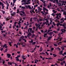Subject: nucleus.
Wrapping results in <instances>:
<instances>
[{
  "label": "nucleus",
  "instance_id": "nucleus-1",
  "mask_svg": "<svg viewBox=\"0 0 66 66\" xmlns=\"http://www.w3.org/2000/svg\"><path fill=\"white\" fill-rule=\"evenodd\" d=\"M26 1H27V2H26ZM31 1V0H28L27 1V0H22L21 1V2L22 3H23V2H24L26 4H30L31 3L30 2Z\"/></svg>",
  "mask_w": 66,
  "mask_h": 66
},
{
  "label": "nucleus",
  "instance_id": "nucleus-2",
  "mask_svg": "<svg viewBox=\"0 0 66 66\" xmlns=\"http://www.w3.org/2000/svg\"><path fill=\"white\" fill-rule=\"evenodd\" d=\"M35 25L36 26V27H37V28L38 27V28L39 29H40L41 28H40V27H40V24H37V23H36L35 24Z\"/></svg>",
  "mask_w": 66,
  "mask_h": 66
},
{
  "label": "nucleus",
  "instance_id": "nucleus-3",
  "mask_svg": "<svg viewBox=\"0 0 66 66\" xmlns=\"http://www.w3.org/2000/svg\"><path fill=\"white\" fill-rule=\"evenodd\" d=\"M25 7L27 9H28V8H29L30 10H32V8H31V7H30V5H28V6L26 5Z\"/></svg>",
  "mask_w": 66,
  "mask_h": 66
},
{
  "label": "nucleus",
  "instance_id": "nucleus-4",
  "mask_svg": "<svg viewBox=\"0 0 66 66\" xmlns=\"http://www.w3.org/2000/svg\"><path fill=\"white\" fill-rule=\"evenodd\" d=\"M43 12H45V11H46L47 12H48V10H47L46 8L44 7H43Z\"/></svg>",
  "mask_w": 66,
  "mask_h": 66
},
{
  "label": "nucleus",
  "instance_id": "nucleus-5",
  "mask_svg": "<svg viewBox=\"0 0 66 66\" xmlns=\"http://www.w3.org/2000/svg\"><path fill=\"white\" fill-rule=\"evenodd\" d=\"M49 4H50L49 5H48L47 6L48 9H49V7H52V5H51V3H49Z\"/></svg>",
  "mask_w": 66,
  "mask_h": 66
},
{
  "label": "nucleus",
  "instance_id": "nucleus-6",
  "mask_svg": "<svg viewBox=\"0 0 66 66\" xmlns=\"http://www.w3.org/2000/svg\"><path fill=\"white\" fill-rule=\"evenodd\" d=\"M7 57H8V58H10V57H11V55L9 54H7Z\"/></svg>",
  "mask_w": 66,
  "mask_h": 66
},
{
  "label": "nucleus",
  "instance_id": "nucleus-7",
  "mask_svg": "<svg viewBox=\"0 0 66 66\" xmlns=\"http://www.w3.org/2000/svg\"><path fill=\"white\" fill-rule=\"evenodd\" d=\"M61 21H62H62H61L60 22V23H63V22H64V18H62V19H60Z\"/></svg>",
  "mask_w": 66,
  "mask_h": 66
},
{
  "label": "nucleus",
  "instance_id": "nucleus-8",
  "mask_svg": "<svg viewBox=\"0 0 66 66\" xmlns=\"http://www.w3.org/2000/svg\"><path fill=\"white\" fill-rule=\"evenodd\" d=\"M37 9H38V10L39 11H40L41 10H42V9L40 8V7L39 6L38 7Z\"/></svg>",
  "mask_w": 66,
  "mask_h": 66
},
{
  "label": "nucleus",
  "instance_id": "nucleus-9",
  "mask_svg": "<svg viewBox=\"0 0 66 66\" xmlns=\"http://www.w3.org/2000/svg\"><path fill=\"white\" fill-rule=\"evenodd\" d=\"M61 31L62 32H64L65 31H66V30H65V29H61Z\"/></svg>",
  "mask_w": 66,
  "mask_h": 66
},
{
  "label": "nucleus",
  "instance_id": "nucleus-10",
  "mask_svg": "<svg viewBox=\"0 0 66 66\" xmlns=\"http://www.w3.org/2000/svg\"><path fill=\"white\" fill-rule=\"evenodd\" d=\"M45 20H46V22H45V23H49V21H48V19H45Z\"/></svg>",
  "mask_w": 66,
  "mask_h": 66
},
{
  "label": "nucleus",
  "instance_id": "nucleus-11",
  "mask_svg": "<svg viewBox=\"0 0 66 66\" xmlns=\"http://www.w3.org/2000/svg\"><path fill=\"white\" fill-rule=\"evenodd\" d=\"M56 2L57 4L58 3V0H54V1H53L54 3H55Z\"/></svg>",
  "mask_w": 66,
  "mask_h": 66
},
{
  "label": "nucleus",
  "instance_id": "nucleus-12",
  "mask_svg": "<svg viewBox=\"0 0 66 66\" xmlns=\"http://www.w3.org/2000/svg\"><path fill=\"white\" fill-rule=\"evenodd\" d=\"M15 14L16 13L15 12H13V13L11 14V16H14L15 15Z\"/></svg>",
  "mask_w": 66,
  "mask_h": 66
},
{
  "label": "nucleus",
  "instance_id": "nucleus-13",
  "mask_svg": "<svg viewBox=\"0 0 66 66\" xmlns=\"http://www.w3.org/2000/svg\"><path fill=\"white\" fill-rule=\"evenodd\" d=\"M35 64H37V62H38V60L36 59L35 60Z\"/></svg>",
  "mask_w": 66,
  "mask_h": 66
},
{
  "label": "nucleus",
  "instance_id": "nucleus-14",
  "mask_svg": "<svg viewBox=\"0 0 66 66\" xmlns=\"http://www.w3.org/2000/svg\"><path fill=\"white\" fill-rule=\"evenodd\" d=\"M31 34L30 33H29L28 34L27 36L28 37V38H29V37L31 36Z\"/></svg>",
  "mask_w": 66,
  "mask_h": 66
},
{
  "label": "nucleus",
  "instance_id": "nucleus-15",
  "mask_svg": "<svg viewBox=\"0 0 66 66\" xmlns=\"http://www.w3.org/2000/svg\"><path fill=\"white\" fill-rule=\"evenodd\" d=\"M42 50H43V48L41 47L39 50V51H40V52H41Z\"/></svg>",
  "mask_w": 66,
  "mask_h": 66
},
{
  "label": "nucleus",
  "instance_id": "nucleus-16",
  "mask_svg": "<svg viewBox=\"0 0 66 66\" xmlns=\"http://www.w3.org/2000/svg\"><path fill=\"white\" fill-rule=\"evenodd\" d=\"M7 64H10V65H12V63L10 62H8Z\"/></svg>",
  "mask_w": 66,
  "mask_h": 66
},
{
  "label": "nucleus",
  "instance_id": "nucleus-17",
  "mask_svg": "<svg viewBox=\"0 0 66 66\" xmlns=\"http://www.w3.org/2000/svg\"><path fill=\"white\" fill-rule=\"evenodd\" d=\"M17 57H16L15 58H19V57H20V55H17Z\"/></svg>",
  "mask_w": 66,
  "mask_h": 66
},
{
  "label": "nucleus",
  "instance_id": "nucleus-18",
  "mask_svg": "<svg viewBox=\"0 0 66 66\" xmlns=\"http://www.w3.org/2000/svg\"><path fill=\"white\" fill-rule=\"evenodd\" d=\"M52 12H53L54 13H57V12L56 11H55V10H52Z\"/></svg>",
  "mask_w": 66,
  "mask_h": 66
},
{
  "label": "nucleus",
  "instance_id": "nucleus-19",
  "mask_svg": "<svg viewBox=\"0 0 66 66\" xmlns=\"http://www.w3.org/2000/svg\"><path fill=\"white\" fill-rule=\"evenodd\" d=\"M2 28V26L0 25V30H3V29H1Z\"/></svg>",
  "mask_w": 66,
  "mask_h": 66
},
{
  "label": "nucleus",
  "instance_id": "nucleus-20",
  "mask_svg": "<svg viewBox=\"0 0 66 66\" xmlns=\"http://www.w3.org/2000/svg\"><path fill=\"white\" fill-rule=\"evenodd\" d=\"M10 19V18H9V17H7L6 19V21H7V20H9Z\"/></svg>",
  "mask_w": 66,
  "mask_h": 66
},
{
  "label": "nucleus",
  "instance_id": "nucleus-21",
  "mask_svg": "<svg viewBox=\"0 0 66 66\" xmlns=\"http://www.w3.org/2000/svg\"><path fill=\"white\" fill-rule=\"evenodd\" d=\"M50 36H52V34H53V32H50Z\"/></svg>",
  "mask_w": 66,
  "mask_h": 66
},
{
  "label": "nucleus",
  "instance_id": "nucleus-22",
  "mask_svg": "<svg viewBox=\"0 0 66 66\" xmlns=\"http://www.w3.org/2000/svg\"><path fill=\"white\" fill-rule=\"evenodd\" d=\"M21 13H22L23 14L24 16H26V14H25L24 12H23L21 11Z\"/></svg>",
  "mask_w": 66,
  "mask_h": 66
},
{
  "label": "nucleus",
  "instance_id": "nucleus-23",
  "mask_svg": "<svg viewBox=\"0 0 66 66\" xmlns=\"http://www.w3.org/2000/svg\"><path fill=\"white\" fill-rule=\"evenodd\" d=\"M57 5H59V6H61V3H57Z\"/></svg>",
  "mask_w": 66,
  "mask_h": 66
},
{
  "label": "nucleus",
  "instance_id": "nucleus-24",
  "mask_svg": "<svg viewBox=\"0 0 66 66\" xmlns=\"http://www.w3.org/2000/svg\"><path fill=\"white\" fill-rule=\"evenodd\" d=\"M48 14V12H45L44 13V15H46L47 14Z\"/></svg>",
  "mask_w": 66,
  "mask_h": 66
},
{
  "label": "nucleus",
  "instance_id": "nucleus-25",
  "mask_svg": "<svg viewBox=\"0 0 66 66\" xmlns=\"http://www.w3.org/2000/svg\"><path fill=\"white\" fill-rule=\"evenodd\" d=\"M24 37L23 36H22L20 37V38H22V39H23V38H24Z\"/></svg>",
  "mask_w": 66,
  "mask_h": 66
},
{
  "label": "nucleus",
  "instance_id": "nucleus-26",
  "mask_svg": "<svg viewBox=\"0 0 66 66\" xmlns=\"http://www.w3.org/2000/svg\"><path fill=\"white\" fill-rule=\"evenodd\" d=\"M60 23H59L56 24V26H57V27H58L60 25Z\"/></svg>",
  "mask_w": 66,
  "mask_h": 66
},
{
  "label": "nucleus",
  "instance_id": "nucleus-27",
  "mask_svg": "<svg viewBox=\"0 0 66 66\" xmlns=\"http://www.w3.org/2000/svg\"><path fill=\"white\" fill-rule=\"evenodd\" d=\"M0 4H1L2 6H3L4 4H3V3H1V2H0Z\"/></svg>",
  "mask_w": 66,
  "mask_h": 66
},
{
  "label": "nucleus",
  "instance_id": "nucleus-28",
  "mask_svg": "<svg viewBox=\"0 0 66 66\" xmlns=\"http://www.w3.org/2000/svg\"><path fill=\"white\" fill-rule=\"evenodd\" d=\"M8 49L7 48H6V49H5L4 51V52H7Z\"/></svg>",
  "mask_w": 66,
  "mask_h": 66
},
{
  "label": "nucleus",
  "instance_id": "nucleus-29",
  "mask_svg": "<svg viewBox=\"0 0 66 66\" xmlns=\"http://www.w3.org/2000/svg\"><path fill=\"white\" fill-rule=\"evenodd\" d=\"M50 31H52V30H50V29H49L48 31L47 32H48V33H49V32H50Z\"/></svg>",
  "mask_w": 66,
  "mask_h": 66
},
{
  "label": "nucleus",
  "instance_id": "nucleus-30",
  "mask_svg": "<svg viewBox=\"0 0 66 66\" xmlns=\"http://www.w3.org/2000/svg\"><path fill=\"white\" fill-rule=\"evenodd\" d=\"M16 60L17 61H19V59H18V58H15Z\"/></svg>",
  "mask_w": 66,
  "mask_h": 66
},
{
  "label": "nucleus",
  "instance_id": "nucleus-31",
  "mask_svg": "<svg viewBox=\"0 0 66 66\" xmlns=\"http://www.w3.org/2000/svg\"><path fill=\"white\" fill-rule=\"evenodd\" d=\"M37 6H38V5L37 4L34 5V7H37Z\"/></svg>",
  "mask_w": 66,
  "mask_h": 66
},
{
  "label": "nucleus",
  "instance_id": "nucleus-32",
  "mask_svg": "<svg viewBox=\"0 0 66 66\" xmlns=\"http://www.w3.org/2000/svg\"><path fill=\"white\" fill-rule=\"evenodd\" d=\"M1 34H2L3 33H4V32H5V31H1Z\"/></svg>",
  "mask_w": 66,
  "mask_h": 66
},
{
  "label": "nucleus",
  "instance_id": "nucleus-33",
  "mask_svg": "<svg viewBox=\"0 0 66 66\" xmlns=\"http://www.w3.org/2000/svg\"><path fill=\"white\" fill-rule=\"evenodd\" d=\"M13 64H15V66H18V65H17V64L16 63H13Z\"/></svg>",
  "mask_w": 66,
  "mask_h": 66
},
{
  "label": "nucleus",
  "instance_id": "nucleus-34",
  "mask_svg": "<svg viewBox=\"0 0 66 66\" xmlns=\"http://www.w3.org/2000/svg\"><path fill=\"white\" fill-rule=\"evenodd\" d=\"M63 53V50L61 51L60 53V54H62Z\"/></svg>",
  "mask_w": 66,
  "mask_h": 66
},
{
  "label": "nucleus",
  "instance_id": "nucleus-35",
  "mask_svg": "<svg viewBox=\"0 0 66 66\" xmlns=\"http://www.w3.org/2000/svg\"><path fill=\"white\" fill-rule=\"evenodd\" d=\"M29 29L30 31V32H32V28H29Z\"/></svg>",
  "mask_w": 66,
  "mask_h": 66
},
{
  "label": "nucleus",
  "instance_id": "nucleus-36",
  "mask_svg": "<svg viewBox=\"0 0 66 66\" xmlns=\"http://www.w3.org/2000/svg\"><path fill=\"white\" fill-rule=\"evenodd\" d=\"M35 44H36V42H32V45H35Z\"/></svg>",
  "mask_w": 66,
  "mask_h": 66
},
{
  "label": "nucleus",
  "instance_id": "nucleus-37",
  "mask_svg": "<svg viewBox=\"0 0 66 66\" xmlns=\"http://www.w3.org/2000/svg\"><path fill=\"white\" fill-rule=\"evenodd\" d=\"M13 4H14V3H15L16 2V0H13Z\"/></svg>",
  "mask_w": 66,
  "mask_h": 66
},
{
  "label": "nucleus",
  "instance_id": "nucleus-38",
  "mask_svg": "<svg viewBox=\"0 0 66 66\" xmlns=\"http://www.w3.org/2000/svg\"><path fill=\"white\" fill-rule=\"evenodd\" d=\"M47 35V34H45L44 35V37H46V35Z\"/></svg>",
  "mask_w": 66,
  "mask_h": 66
},
{
  "label": "nucleus",
  "instance_id": "nucleus-39",
  "mask_svg": "<svg viewBox=\"0 0 66 66\" xmlns=\"http://www.w3.org/2000/svg\"><path fill=\"white\" fill-rule=\"evenodd\" d=\"M62 55L63 56L64 55H66V52H64L63 54H62Z\"/></svg>",
  "mask_w": 66,
  "mask_h": 66
},
{
  "label": "nucleus",
  "instance_id": "nucleus-40",
  "mask_svg": "<svg viewBox=\"0 0 66 66\" xmlns=\"http://www.w3.org/2000/svg\"><path fill=\"white\" fill-rule=\"evenodd\" d=\"M53 55L54 56V57H56V55H55L54 54H53Z\"/></svg>",
  "mask_w": 66,
  "mask_h": 66
},
{
  "label": "nucleus",
  "instance_id": "nucleus-41",
  "mask_svg": "<svg viewBox=\"0 0 66 66\" xmlns=\"http://www.w3.org/2000/svg\"><path fill=\"white\" fill-rule=\"evenodd\" d=\"M11 43H12L11 42H9V45H10V46H12V45H11Z\"/></svg>",
  "mask_w": 66,
  "mask_h": 66
},
{
  "label": "nucleus",
  "instance_id": "nucleus-42",
  "mask_svg": "<svg viewBox=\"0 0 66 66\" xmlns=\"http://www.w3.org/2000/svg\"><path fill=\"white\" fill-rule=\"evenodd\" d=\"M45 53H46V54H47V55H49V53H48V52H45Z\"/></svg>",
  "mask_w": 66,
  "mask_h": 66
},
{
  "label": "nucleus",
  "instance_id": "nucleus-43",
  "mask_svg": "<svg viewBox=\"0 0 66 66\" xmlns=\"http://www.w3.org/2000/svg\"><path fill=\"white\" fill-rule=\"evenodd\" d=\"M7 45L6 44H5L3 46V48H4V47H5L6 46H7Z\"/></svg>",
  "mask_w": 66,
  "mask_h": 66
},
{
  "label": "nucleus",
  "instance_id": "nucleus-44",
  "mask_svg": "<svg viewBox=\"0 0 66 66\" xmlns=\"http://www.w3.org/2000/svg\"><path fill=\"white\" fill-rule=\"evenodd\" d=\"M63 14L64 15H66V12L65 11V12H63Z\"/></svg>",
  "mask_w": 66,
  "mask_h": 66
},
{
  "label": "nucleus",
  "instance_id": "nucleus-45",
  "mask_svg": "<svg viewBox=\"0 0 66 66\" xmlns=\"http://www.w3.org/2000/svg\"><path fill=\"white\" fill-rule=\"evenodd\" d=\"M53 32H54V33H57V32L55 31H53Z\"/></svg>",
  "mask_w": 66,
  "mask_h": 66
},
{
  "label": "nucleus",
  "instance_id": "nucleus-46",
  "mask_svg": "<svg viewBox=\"0 0 66 66\" xmlns=\"http://www.w3.org/2000/svg\"><path fill=\"white\" fill-rule=\"evenodd\" d=\"M25 7L23 6H22L21 9H25Z\"/></svg>",
  "mask_w": 66,
  "mask_h": 66
},
{
  "label": "nucleus",
  "instance_id": "nucleus-47",
  "mask_svg": "<svg viewBox=\"0 0 66 66\" xmlns=\"http://www.w3.org/2000/svg\"><path fill=\"white\" fill-rule=\"evenodd\" d=\"M52 23L53 24V25L54 26H55L56 24H55V23H54V22H53V23Z\"/></svg>",
  "mask_w": 66,
  "mask_h": 66
},
{
  "label": "nucleus",
  "instance_id": "nucleus-48",
  "mask_svg": "<svg viewBox=\"0 0 66 66\" xmlns=\"http://www.w3.org/2000/svg\"><path fill=\"white\" fill-rule=\"evenodd\" d=\"M54 46H56H56H57V45L56 44H54Z\"/></svg>",
  "mask_w": 66,
  "mask_h": 66
},
{
  "label": "nucleus",
  "instance_id": "nucleus-49",
  "mask_svg": "<svg viewBox=\"0 0 66 66\" xmlns=\"http://www.w3.org/2000/svg\"><path fill=\"white\" fill-rule=\"evenodd\" d=\"M29 43H32L33 42V41L32 40H31V41H29Z\"/></svg>",
  "mask_w": 66,
  "mask_h": 66
},
{
  "label": "nucleus",
  "instance_id": "nucleus-50",
  "mask_svg": "<svg viewBox=\"0 0 66 66\" xmlns=\"http://www.w3.org/2000/svg\"><path fill=\"white\" fill-rule=\"evenodd\" d=\"M30 12L31 13H32V12L33 13H35V12H34L33 11H30Z\"/></svg>",
  "mask_w": 66,
  "mask_h": 66
},
{
  "label": "nucleus",
  "instance_id": "nucleus-51",
  "mask_svg": "<svg viewBox=\"0 0 66 66\" xmlns=\"http://www.w3.org/2000/svg\"><path fill=\"white\" fill-rule=\"evenodd\" d=\"M19 9H18L17 10V13H19Z\"/></svg>",
  "mask_w": 66,
  "mask_h": 66
},
{
  "label": "nucleus",
  "instance_id": "nucleus-52",
  "mask_svg": "<svg viewBox=\"0 0 66 66\" xmlns=\"http://www.w3.org/2000/svg\"><path fill=\"white\" fill-rule=\"evenodd\" d=\"M3 47L1 48V49H0L1 51H2V50H3Z\"/></svg>",
  "mask_w": 66,
  "mask_h": 66
},
{
  "label": "nucleus",
  "instance_id": "nucleus-53",
  "mask_svg": "<svg viewBox=\"0 0 66 66\" xmlns=\"http://www.w3.org/2000/svg\"><path fill=\"white\" fill-rule=\"evenodd\" d=\"M21 23V22H20V21H19V23H18V24H20Z\"/></svg>",
  "mask_w": 66,
  "mask_h": 66
},
{
  "label": "nucleus",
  "instance_id": "nucleus-54",
  "mask_svg": "<svg viewBox=\"0 0 66 66\" xmlns=\"http://www.w3.org/2000/svg\"><path fill=\"white\" fill-rule=\"evenodd\" d=\"M51 15H52V16H55V15L54 14V13H52V14H51Z\"/></svg>",
  "mask_w": 66,
  "mask_h": 66
},
{
  "label": "nucleus",
  "instance_id": "nucleus-55",
  "mask_svg": "<svg viewBox=\"0 0 66 66\" xmlns=\"http://www.w3.org/2000/svg\"><path fill=\"white\" fill-rule=\"evenodd\" d=\"M60 64L61 65H63V62H61L60 63Z\"/></svg>",
  "mask_w": 66,
  "mask_h": 66
},
{
  "label": "nucleus",
  "instance_id": "nucleus-56",
  "mask_svg": "<svg viewBox=\"0 0 66 66\" xmlns=\"http://www.w3.org/2000/svg\"><path fill=\"white\" fill-rule=\"evenodd\" d=\"M58 15H57V16L56 17V18H57V19H60V18H59L58 17Z\"/></svg>",
  "mask_w": 66,
  "mask_h": 66
},
{
  "label": "nucleus",
  "instance_id": "nucleus-57",
  "mask_svg": "<svg viewBox=\"0 0 66 66\" xmlns=\"http://www.w3.org/2000/svg\"><path fill=\"white\" fill-rule=\"evenodd\" d=\"M2 12H3V14H5V11H2Z\"/></svg>",
  "mask_w": 66,
  "mask_h": 66
},
{
  "label": "nucleus",
  "instance_id": "nucleus-58",
  "mask_svg": "<svg viewBox=\"0 0 66 66\" xmlns=\"http://www.w3.org/2000/svg\"><path fill=\"white\" fill-rule=\"evenodd\" d=\"M35 27H33V29L34 30H35Z\"/></svg>",
  "mask_w": 66,
  "mask_h": 66
},
{
  "label": "nucleus",
  "instance_id": "nucleus-59",
  "mask_svg": "<svg viewBox=\"0 0 66 66\" xmlns=\"http://www.w3.org/2000/svg\"><path fill=\"white\" fill-rule=\"evenodd\" d=\"M56 22H60L58 20H56Z\"/></svg>",
  "mask_w": 66,
  "mask_h": 66
},
{
  "label": "nucleus",
  "instance_id": "nucleus-60",
  "mask_svg": "<svg viewBox=\"0 0 66 66\" xmlns=\"http://www.w3.org/2000/svg\"><path fill=\"white\" fill-rule=\"evenodd\" d=\"M32 33H34V30H32L31 32Z\"/></svg>",
  "mask_w": 66,
  "mask_h": 66
},
{
  "label": "nucleus",
  "instance_id": "nucleus-61",
  "mask_svg": "<svg viewBox=\"0 0 66 66\" xmlns=\"http://www.w3.org/2000/svg\"><path fill=\"white\" fill-rule=\"evenodd\" d=\"M53 49H54V48H52L51 49V51H52V50H53Z\"/></svg>",
  "mask_w": 66,
  "mask_h": 66
},
{
  "label": "nucleus",
  "instance_id": "nucleus-62",
  "mask_svg": "<svg viewBox=\"0 0 66 66\" xmlns=\"http://www.w3.org/2000/svg\"><path fill=\"white\" fill-rule=\"evenodd\" d=\"M17 45H20V43H18L17 44Z\"/></svg>",
  "mask_w": 66,
  "mask_h": 66
},
{
  "label": "nucleus",
  "instance_id": "nucleus-63",
  "mask_svg": "<svg viewBox=\"0 0 66 66\" xmlns=\"http://www.w3.org/2000/svg\"><path fill=\"white\" fill-rule=\"evenodd\" d=\"M63 60L62 59H60V61H61V62H62V61H63Z\"/></svg>",
  "mask_w": 66,
  "mask_h": 66
},
{
  "label": "nucleus",
  "instance_id": "nucleus-64",
  "mask_svg": "<svg viewBox=\"0 0 66 66\" xmlns=\"http://www.w3.org/2000/svg\"><path fill=\"white\" fill-rule=\"evenodd\" d=\"M48 38V39L47 40H50V39L49 37L48 38Z\"/></svg>",
  "mask_w": 66,
  "mask_h": 66
}]
</instances>
